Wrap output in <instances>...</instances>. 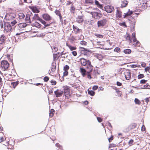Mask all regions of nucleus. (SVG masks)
<instances>
[{
    "instance_id": "obj_8",
    "label": "nucleus",
    "mask_w": 150,
    "mask_h": 150,
    "mask_svg": "<svg viewBox=\"0 0 150 150\" xmlns=\"http://www.w3.org/2000/svg\"><path fill=\"white\" fill-rule=\"evenodd\" d=\"M119 3L121 8L126 7L128 4V2L126 0H119Z\"/></svg>"
},
{
    "instance_id": "obj_25",
    "label": "nucleus",
    "mask_w": 150,
    "mask_h": 150,
    "mask_svg": "<svg viewBox=\"0 0 150 150\" xmlns=\"http://www.w3.org/2000/svg\"><path fill=\"white\" fill-rule=\"evenodd\" d=\"M56 66L55 64L54 63H52V67H51V70L52 72H54L56 69Z\"/></svg>"
},
{
    "instance_id": "obj_36",
    "label": "nucleus",
    "mask_w": 150,
    "mask_h": 150,
    "mask_svg": "<svg viewBox=\"0 0 150 150\" xmlns=\"http://www.w3.org/2000/svg\"><path fill=\"white\" fill-rule=\"evenodd\" d=\"M134 102L136 104L139 105H140L141 103V102L137 98H135V99Z\"/></svg>"
},
{
    "instance_id": "obj_58",
    "label": "nucleus",
    "mask_w": 150,
    "mask_h": 150,
    "mask_svg": "<svg viewBox=\"0 0 150 150\" xmlns=\"http://www.w3.org/2000/svg\"><path fill=\"white\" fill-rule=\"evenodd\" d=\"M116 146V145L114 144H110V145L109 146V148H110L111 147H115Z\"/></svg>"
},
{
    "instance_id": "obj_33",
    "label": "nucleus",
    "mask_w": 150,
    "mask_h": 150,
    "mask_svg": "<svg viewBox=\"0 0 150 150\" xmlns=\"http://www.w3.org/2000/svg\"><path fill=\"white\" fill-rule=\"evenodd\" d=\"M25 16V15L23 13H20L18 14V17L20 19H23Z\"/></svg>"
},
{
    "instance_id": "obj_15",
    "label": "nucleus",
    "mask_w": 150,
    "mask_h": 150,
    "mask_svg": "<svg viewBox=\"0 0 150 150\" xmlns=\"http://www.w3.org/2000/svg\"><path fill=\"white\" fill-rule=\"evenodd\" d=\"M128 16H129L128 18V20L129 21L131 22V23L132 24L134 25V26L136 23V21L134 19L133 17L130 16V15L127 16L126 17Z\"/></svg>"
},
{
    "instance_id": "obj_47",
    "label": "nucleus",
    "mask_w": 150,
    "mask_h": 150,
    "mask_svg": "<svg viewBox=\"0 0 150 150\" xmlns=\"http://www.w3.org/2000/svg\"><path fill=\"white\" fill-rule=\"evenodd\" d=\"M69 69V67L68 65H66L64 67V71H67Z\"/></svg>"
},
{
    "instance_id": "obj_60",
    "label": "nucleus",
    "mask_w": 150,
    "mask_h": 150,
    "mask_svg": "<svg viewBox=\"0 0 150 150\" xmlns=\"http://www.w3.org/2000/svg\"><path fill=\"white\" fill-rule=\"evenodd\" d=\"M141 65L142 67H145L146 66V64L144 62H142Z\"/></svg>"
},
{
    "instance_id": "obj_48",
    "label": "nucleus",
    "mask_w": 150,
    "mask_h": 150,
    "mask_svg": "<svg viewBox=\"0 0 150 150\" xmlns=\"http://www.w3.org/2000/svg\"><path fill=\"white\" fill-rule=\"evenodd\" d=\"M75 9V8L74 6L73 5H72L71 6V12L74 13V12L73 11H74Z\"/></svg>"
},
{
    "instance_id": "obj_52",
    "label": "nucleus",
    "mask_w": 150,
    "mask_h": 150,
    "mask_svg": "<svg viewBox=\"0 0 150 150\" xmlns=\"http://www.w3.org/2000/svg\"><path fill=\"white\" fill-rule=\"evenodd\" d=\"M119 25L121 26H123L125 27H127V26L126 24V23L124 22H123L122 23H120Z\"/></svg>"
},
{
    "instance_id": "obj_1",
    "label": "nucleus",
    "mask_w": 150,
    "mask_h": 150,
    "mask_svg": "<svg viewBox=\"0 0 150 150\" xmlns=\"http://www.w3.org/2000/svg\"><path fill=\"white\" fill-rule=\"evenodd\" d=\"M81 64L83 66H87V69L90 70V72H91L93 70V66L91 64V62L89 60H87L84 58H81L80 59Z\"/></svg>"
},
{
    "instance_id": "obj_29",
    "label": "nucleus",
    "mask_w": 150,
    "mask_h": 150,
    "mask_svg": "<svg viewBox=\"0 0 150 150\" xmlns=\"http://www.w3.org/2000/svg\"><path fill=\"white\" fill-rule=\"evenodd\" d=\"M55 112L54 110L53 109H52L50 111V112L49 113V116L50 117H52Z\"/></svg>"
},
{
    "instance_id": "obj_30",
    "label": "nucleus",
    "mask_w": 150,
    "mask_h": 150,
    "mask_svg": "<svg viewBox=\"0 0 150 150\" xmlns=\"http://www.w3.org/2000/svg\"><path fill=\"white\" fill-rule=\"evenodd\" d=\"M88 92L89 94L91 96H94L95 95V92L92 90H90L89 89L88 90Z\"/></svg>"
},
{
    "instance_id": "obj_2",
    "label": "nucleus",
    "mask_w": 150,
    "mask_h": 150,
    "mask_svg": "<svg viewBox=\"0 0 150 150\" xmlns=\"http://www.w3.org/2000/svg\"><path fill=\"white\" fill-rule=\"evenodd\" d=\"M0 66L2 69L4 71L8 69L9 66V64L7 61L4 60L1 62Z\"/></svg>"
},
{
    "instance_id": "obj_5",
    "label": "nucleus",
    "mask_w": 150,
    "mask_h": 150,
    "mask_svg": "<svg viewBox=\"0 0 150 150\" xmlns=\"http://www.w3.org/2000/svg\"><path fill=\"white\" fill-rule=\"evenodd\" d=\"M56 15L58 16L59 18L60 21L62 24H63V18H62L61 11L59 10L56 9L54 12Z\"/></svg>"
},
{
    "instance_id": "obj_40",
    "label": "nucleus",
    "mask_w": 150,
    "mask_h": 150,
    "mask_svg": "<svg viewBox=\"0 0 150 150\" xmlns=\"http://www.w3.org/2000/svg\"><path fill=\"white\" fill-rule=\"evenodd\" d=\"M51 47L52 50V52H56L58 50L57 48V47H54V46H53L52 47Z\"/></svg>"
},
{
    "instance_id": "obj_59",
    "label": "nucleus",
    "mask_w": 150,
    "mask_h": 150,
    "mask_svg": "<svg viewBox=\"0 0 150 150\" xmlns=\"http://www.w3.org/2000/svg\"><path fill=\"white\" fill-rule=\"evenodd\" d=\"M72 54L74 56H76L77 55V52L75 51H72Z\"/></svg>"
},
{
    "instance_id": "obj_38",
    "label": "nucleus",
    "mask_w": 150,
    "mask_h": 150,
    "mask_svg": "<svg viewBox=\"0 0 150 150\" xmlns=\"http://www.w3.org/2000/svg\"><path fill=\"white\" fill-rule=\"evenodd\" d=\"M121 50V49L120 48L118 47H116L114 49V51L116 52H117V53H119L120 52Z\"/></svg>"
},
{
    "instance_id": "obj_26",
    "label": "nucleus",
    "mask_w": 150,
    "mask_h": 150,
    "mask_svg": "<svg viewBox=\"0 0 150 150\" xmlns=\"http://www.w3.org/2000/svg\"><path fill=\"white\" fill-rule=\"evenodd\" d=\"M33 25L37 28H40L41 25L37 22H35L33 24Z\"/></svg>"
},
{
    "instance_id": "obj_18",
    "label": "nucleus",
    "mask_w": 150,
    "mask_h": 150,
    "mask_svg": "<svg viewBox=\"0 0 150 150\" xmlns=\"http://www.w3.org/2000/svg\"><path fill=\"white\" fill-rule=\"evenodd\" d=\"M29 8L32 10L34 13H38L40 12L39 9L35 6H30Z\"/></svg>"
},
{
    "instance_id": "obj_62",
    "label": "nucleus",
    "mask_w": 150,
    "mask_h": 150,
    "mask_svg": "<svg viewBox=\"0 0 150 150\" xmlns=\"http://www.w3.org/2000/svg\"><path fill=\"white\" fill-rule=\"evenodd\" d=\"M97 120L99 122L102 121V119L100 117H97Z\"/></svg>"
},
{
    "instance_id": "obj_10",
    "label": "nucleus",
    "mask_w": 150,
    "mask_h": 150,
    "mask_svg": "<svg viewBox=\"0 0 150 150\" xmlns=\"http://www.w3.org/2000/svg\"><path fill=\"white\" fill-rule=\"evenodd\" d=\"M107 22L106 19H103L100 21H99L97 22V24L98 27H103L104 26Z\"/></svg>"
},
{
    "instance_id": "obj_63",
    "label": "nucleus",
    "mask_w": 150,
    "mask_h": 150,
    "mask_svg": "<svg viewBox=\"0 0 150 150\" xmlns=\"http://www.w3.org/2000/svg\"><path fill=\"white\" fill-rule=\"evenodd\" d=\"M134 142V141L132 139H131L128 142V144L129 145H132Z\"/></svg>"
},
{
    "instance_id": "obj_44",
    "label": "nucleus",
    "mask_w": 150,
    "mask_h": 150,
    "mask_svg": "<svg viewBox=\"0 0 150 150\" xmlns=\"http://www.w3.org/2000/svg\"><path fill=\"white\" fill-rule=\"evenodd\" d=\"M136 124L135 123H133L131 125L130 128L131 129H133L136 127Z\"/></svg>"
},
{
    "instance_id": "obj_51",
    "label": "nucleus",
    "mask_w": 150,
    "mask_h": 150,
    "mask_svg": "<svg viewBox=\"0 0 150 150\" xmlns=\"http://www.w3.org/2000/svg\"><path fill=\"white\" fill-rule=\"evenodd\" d=\"M68 47L71 51H72L74 50H75L76 49V47H74L71 46H68Z\"/></svg>"
},
{
    "instance_id": "obj_12",
    "label": "nucleus",
    "mask_w": 150,
    "mask_h": 150,
    "mask_svg": "<svg viewBox=\"0 0 150 150\" xmlns=\"http://www.w3.org/2000/svg\"><path fill=\"white\" fill-rule=\"evenodd\" d=\"M43 18L46 21H49L52 19V17L47 13H45L42 15Z\"/></svg>"
},
{
    "instance_id": "obj_57",
    "label": "nucleus",
    "mask_w": 150,
    "mask_h": 150,
    "mask_svg": "<svg viewBox=\"0 0 150 150\" xmlns=\"http://www.w3.org/2000/svg\"><path fill=\"white\" fill-rule=\"evenodd\" d=\"M68 74V72L67 71H65L63 73V76H62L63 77V76H67Z\"/></svg>"
},
{
    "instance_id": "obj_34",
    "label": "nucleus",
    "mask_w": 150,
    "mask_h": 150,
    "mask_svg": "<svg viewBox=\"0 0 150 150\" xmlns=\"http://www.w3.org/2000/svg\"><path fill=\"white\" fill-rule=\"evenodd\" d=\"M10 21L11 22V23H10V24L11 25V27L14 26L17 23V22L15 20H13L12 21Z\"/></svg>"
},
{
    "instance_id": "obj_11",
    "label": "nucleus",
    "mask_w": 150,
    "mask_h": 150,
    "mask_svg": "<svg viewBox=\"0 0 150 150\" xmlns=\"http://www.w3.org/2000/svg\"><path fill=\"white\" fill-rule=\"evenodd\" d=\"M105 11L108 13L112 12L114 9V7L111 5H108L104 7Z\"/></svg>"
},
{
    "instance_id": "obj_9",
    "label": "nucleus",
    "mask_w": 150,
    "mask_h": 150,
    "mask_svg": "<svg viewBox=\"0 0 150 150\" xmlns=\"http://www.w3.org/2000/svg\"><path fill=\"white\" fill-rule=\"evenodd\" d=\"M139 1L142 8L144 9L146 8L148 6V4L146 0H140Z\"/></svg>"
},
{
    "instance_id": "obj_21",
    "label": "nucleus",
    "mask_w": 150,
    "mask_h": 150,
    "mask_svg": "<svg viewBox=\"0 0 150 150\" xmlns=\"http://www.w3.org/2000/svg\"><path fill=\"white\" fill-rule=\"evenodd\" d=\"M73 28L74 30L75 31L76 33H79L80 31L81 30V29H79L77 27L73 25Z\"/></svg>"
},
{
    "instance_id": "obj_32",
    "label": "nucleus",
    "mask_w": 150,
    "mask_h": 150,
    "mask_svg": "<svg viewBox=\"0 0 150 150\" xmlns=\"http://www.w3.org/2000/svg\"><path fill=\"white\" fill-rule=\"evenodd\" d=\"M18 81L14 82H12L11 83V85L13 86L14 88H15L16 86L18 85Z\"/></svg>"
},
{
    "instance_id": "obj_6",
    "label": "nucleus",
    "mask_w": 150,
    "mask_h": 150,
    "mask_svg": "<svg viewBox=\"0 0 150 150\" xmlns=\"http://www.w3.org/2000/svg\"><path fill=\"white\" fill-rule=\"evenodd\" d=\"M79 49L81 53L82 54L84 55H87L89 52H91V51L89 49L83 47H79Z\"/></svg>"
},
{
    "instance_id": "obj_45",
    "label": "nucleus",
    "mask_w": 150,
    "mask_h": 150,
    "mask_svg": "<svg viewBox=\"0 0 150 150\" xmlns=\"http://www.w3.org/2000/svg\"><path fill=\"white\" fill-rule=\"evenodd\" d=\"M144 77V75L143 74H139L137 76L138 78V79H141Z\"/></svg>"
},
{
    "instance_id": "obj_49",
    "label": "nucleus",
    "mask_w": 150,
    "mask_h": 150,
    "mask_svg": "<svg viewBox=\"0 0 150 150\" xmlns=\"http://www.w3.org/2000/svg\"><path fill=\"white\" fill-rule=\"evenodd\" d=\"M80 44L82 45H86L87 44V42L84 40H82L80 42Z\"/></svg>"
},
{
    "instance_id": "obj_14",
    "label": "nucleus",
    "mask_w": 150,
    "mask_h": 150,
    "mask_svg": "<svg viewBox=\"0 0 150 150\" xmlns=\"http://www.w3.org/2000/svg\"><path fill=\"white\" fill-rule=\"evenodd\" d=\"M124 74L127 80H129L131 77V73L129 71L124 72Z\"/></svg>"
},
{
    "instance_id": "obj_37",
    "label": "nucleus",
    "mask_w": 150,
    "mask_h": 150,
    "mask_svg": "<svg viewBox=\"0 0 150 150\" xmlns=\"http://www.w3.org/2000/svg\"><path fill=\"white\" fill-rule=\"evenodd\" d=\"M69 89L68 86H65L64 88V91L63 92L64 93L69 92Z\"/></svg>"
},
{
    "instance_id": "obj_35",
    "label": "nucleus",
    "mask_w": 150,
    "mask_h": 150,
    "mask_svg": "<svg viewBox=\"0 0 150 150\" xmlns=\"http://www.w3.org/2000/svg\"><path fill=\"white\" fill-rule=\"evenodd\" d=\"M88 70H89L87 71V77L89 79H91L92 77H91V75H90V73L91 72H88L90 71V70L89 69H88Z\"/></svg>"
},
{
    "instance_id": "obj_64",
    "label": "nucleus",
    "mask_w": 150,
    "mask_h": 150,
    "mask_svg": "<svg viewBox=\"0 0 150 150\" xmlns=\"http://www.w3.org/2000/svg\"><path fill=\"white\" fill-rule=\"evenodd\" d=\"M117 86H121L122 85V83H121L120 82H119V81H117Z\"/></svg>"
},
{
    "instance_id": "obj_54",
    "label": "nucleus",
    "mask_w": 150,
    "mask_h": 150,
    "mask_svg": "<svg viewBox=\"0 0 150 150\" xmlns=\"http://www.w3.org/2000/svg\"><path fill=\"white\" fill-rule=\"evenodd\" d=\"M147 81V80L145 79H142L140 81V83L141 84H144L146 83Z\"/></svg>"
},
{
    "instance_id": "obj_50",
    "label": "nucleus",
    "mask_w": 150,
    "mask_h": 150,
    "mask_svg": "<svg viewBox=\"0 0 150 150\" xmlns=\"http://www.w3.org/2000/svg\"><path fill=\"white\" fill-rule=\"evenodd\" d=\"M49 78L47 76H45L44 78V81L45 82H47L49 80Z\"/></svg>"
},
{
    "instance_id": "obj_28",
    "label": "nucleus",
    "mask_w": 150,
    "mask_h": 150,
    "mask_svg": "<svg viewBox=\"0 0 150 150\" xmlns=\"http://www.w3.org/2000/svg\"><path fill=\"white\" fill-rule=\"evenodd\" d=\"M55 146L58 148L57 150H63L62 146L59 143H57L55 144Z\"/></svg>"
},
{
    "instance_id": "obj_43",
    "label": "nucleus",
    "mask_w": 150,
    "mask_h": 150,
    "mask_svg": "<svg viewBox=\"0 0 150 150\" xmlns=\"http://www.w3.org/2000/svg\"><path fill=\"white\" fill-rule=\"evenodd\" d=\"M85 2L87 4H92L93 1V0H85Z\"/></svg>"
},
{
    "instance_id": "obj_27",
    "label": "nucleus",
    "mask_w": 150,
    "mask_h": 150,
    "mask_svg": "<svg viewBox=\"0 0 150 150\" xmlns=\"http://www.w3.org/2000/svg\"><path fill=\"white\" fill-rule=\"evenodd\" d=\"M116 16L119 18H120L122 16L121 12L117 9V10Z\"/></svg>"
},
{
    "instance_id": "obj_41",
    "label": "nucleus",
    "mask_w": 150,
    "mask_h": 150,
    "mask_svg": "<svg viewBox=\"0 0 150 150\" xmlns=\"http://www.w3.org/2000/svg\"><path fill=\"white\" fill-rule=\"evenodd\" d=\"M20 26L22 28H24L26 27L27 24L25 23H20Z\"/></svg>"
},
{
    "instance_id": "obj_31",
    "label": "nucleus",
    "mask_w": 150,
    "mask_h": 150,
    "mask_svg": "<svg viewBox=\"0 0 150 150\" xmlns=\"http://www.w3.org/2000/svg\"><path fill=\"white\" fill-rule=\"evenodd\" d=\"M131 50L129 49H126L123 50V52L125 54H130L131 52Z\"/></svg>"
},
{
    "instance_id": "obj_16",
    "label": "nucleus",
    "mask_w": 150,
    "mask_h": 150,
    "mask_svg": "<svg viewBox=\"0 0 150 150\" xmlns=\"http://www.w3.org/2000/svg\"><path fill=\"white\" fill-rule=\"evenodd\" d=\"M83 15L79 16L76 18V21L79 23H82L83 21Z\"/></svg>"
},
{
    "instance_id": "obj_23",
    "label": "nucleus",
    "mask_w": 150,
    "mask_h": 150,
    "mask_svg": "<svg viewBox=\"0 0 150 150\" xmlns=\"http://www.w3.org/2000/svg\"><path fill=\"white\" fill-rule=\"evenodd\" d=\"M33 19L34 20H36L39 21L41 19V18L39 17L38 14H34V16L33 17Z\"/></svg>"
},
{
    "instance_id": "obj_17",
    "label": "nucleus",
    "mask_w": 150,
    "mask_h": 150,
    "mask_svg": "<svg viewBox=\"0 0 150 150\" xmlns=\"http://www.w3.org/2000/svg\"><path fill=\"white\" fill-rule=\"evenodd\" d=\"M32 14V13L30 11L28 12L27 14L26 15V17L25 18V20L27 21H29V23H31V21L30 20V17H31V16Z\"/></svg>"
},
{
    "instance_id": "obj_7",
    "label": "nucleus",
    "mask_w": 150,
    "mask_h": 150,
    "mask_svg": "<svg viewBox=\"0 0 150 150\" xmlns=\"http://www.w3.org/2000/svg\"><path fill=\"white\" fill-rule=\"evenodd\" d=\"M4 30L6 32H8L10 31L12 29V27L10 24V22H5L4 21Z\"/></svg>"
},
{
    "instance_id": "obj_13",
    "label": "nucleus",
    "mask_w": 150,
    "mask_h": 150,
    "mask_svg": "<svg viewBox=\"0 0 150 150\" xmlns=\"http://www.w3.org/2000/svg\"><path fill=\"white\" fill-rule=\"evenodd\" d=\"M92 14L93 16L96 17L97 19H99L102 16V14L99 12H93Z\"/></svg>"
},
{
    "instance_id": "obj_24",
    "label": "nucleus",
    "mask_w": 150,
    "mask_h": 150,
    "mask_svg": "<svg viewBox=\"0 0 150 150\" xmlns=\"http://www.w3.org/2000/svg\"><path fill=\"white\" fill-rule=\"evenodd\" d=\"M95 4H96L98 7L100 8H103V6L102 5L100 4L99 2L96 0H95Z\"/></svg>"
},
{
    "instance_id": "obj_3",
    "label": "nucleus",
    "mask_w": 150,
    "mask_h": 150,
    "mask_svg": "<svg viewBox=\"0 0 150 150\" xmlns=\"http://www.w3.org/2000/svg\"><path fill=\"white\" fill-rule=\"evenodd\" d=\"M16 16V15L15 14L12 13H9L6 14L5 18L6 20L10 21L14 20Z\"/></svg>"
},
{
    "instance_id": "obj_4",
    "label": "nucleus",
    "mask_w": 150,
    "mask_h": 150,
    "mask_svg": "<svg viewBox=\"0 0 150 150\" xmlns=\"http://www.w3.org/2000/svg\"><path fill=\"white\" fill-rule=\"evenodd\" d=\"M137 11H139V12H140V10H136L133 11H130L129 9V11L125 15L124 18H125L126 16L130 15L132 14L133 15L136 14L137 15H138L139 14V13L136 12Z\"/></svg>"
},
{
    "instance_id": "obj_22",
    "label": "nucleus",
    "mask_w": 150,
    "mask_h": 150,
    "mask_svg": "<svg viewBox=\"0 0 150 150\" xmlns=\"http://www.w3.org/2000/svg\"><path fill=\"white\" fill-rule=\"evenodd\" d=\"M80 71L83 76L84 77L86 75L87 71L83 68H81Z\"/></svg>"
},
{
    "instance_id": "obj_61",
    "label": "nucleus",
    "mask_w": 150,
    "mask_h": 150,
    "mask_svg": "<svg viewBox=\"0 0 150 150\" xmlns=\"http://www.w3.org/2000/svg\"><path fill=\"white\" fill-rule=\"evenodd\" d=\"M145 71L146 72L149 71L150 69V67H147L145 69Z\"/></svg>"
},
{
    "instance_id": "obj_56",
    "label": "nucleus",
    "mask_w": 150,
    "mask_h": 150,
    "mask_svg": "<svg viewBox=\"0 0 150 150\" xmlns=\"http://www.w3.org/2000/svg\"><path fill=\"white\" fill-rule=\"evenodd\" d=\"M98 88V86H94L92 88L93 90H96Z\"/></svg>"
},
{
    "instance_id": "obj_19",
    "label": "nucleus",
    "mask_w": 150,
    "mask_h": 150,
    "mask_svg": "<svg viewBox=\"0 0 150 150\" xmlns=\"http://www.w3.org/2000/svg\"><path fill=\"white\" fill-rule=\"evenodd\" d=\"M6 39L5 36L2 35L0 36V44H2L4 42Z\"/></svg>"
},
{
    "instance_id": "obj_39",
    "label": "nucleus",
    "mask_w": 150,
    "mask_h": 150,
    "mask_svg": "<svg viewBox=\"0 0 150 150\" xmlns=\"http://www.w3.org/2000/svg\"><path fill=\"white\" fill-rule=\"evenodd\" d=\"M94 35L96 36L97 37V38H102L103 37V35H101L95 33L94 34Z\"/></svg>"
},
{
    "instance_id": "obj_53",
    "label": "nucleus",
    "mask_w": 150,
    "mask_h": 150,
    "mask_svg": "<svg viewBox=\"0 0 150 150\" xmlns=\"http://www.w3.org/2000/svg\"><path fill=\"white\" fill-rule=\"evenodd\" d=\"M40 22L43 25H44V26L45 25L46 23H47L46 21H45L43 20L42 19H40Z\"/></svg>"
},
{
    "instance_id": "obj_20",
    "label": "nucleus",
    "mask_w": 150,
    "mask_h": 150,
    "mask_svg": "<svg viewBox=\"0 0 150 150\" xmlns=\"http://www.w3.org/2000/svg\"><path fill=\"white\" fill-rule=\"evenodd\" d=\"M58 90H57L56 91H55L54 92V93L56 95V96L57 97L61 96L63 94V91H60V92H57V91Z\"/></svg>"
},
{
    "instance_id": "obj_42",
    "label": "nucleus",
    "mask_w": 150,
    "mask_h": 150,
    "mask_svg": "<svg viewBox=\"0 0 150 150\" xmlns=\"http://www.w3.org/2000/svg\"><path fill=\"white\" fill-rule=\"evenodd\" d=\"M126 39L129 40V42L130 43H132V41L130 36L129 35H128L126 37Z\"/></svg>"
},
{
    "instance_id": "obj_55",
    "label": "nucleus",
    "mask_w": 150,
    "mask_h": 150,
    "mask_svg": "<svg viewBox=\"0 0 150 150\" xmlns=\"http://www.w3.org/2000/svg\"><path fill=\"white\" fill-rule=\"evenodd\" d=\"M52 85H54L56 84V82L55 81L51 80L50 81Z\"/></svg>"
},
{
    "instance_id": "obj_46",
    "label": "nucleus",
    "mask_w": 150,
    "mask_h": 150,
    "mask_svg": "<svg viewBox=\"0 0 150 150\" xmlns=\"http://www.w3.org/2000/svg\"><path fill=\"white\" fill-rule=\"evenodd\" d=\"M132 67L133 68L136 67L141 68V66L139 64H133L132 65Z\"/></svg>"
}]
</instances>
